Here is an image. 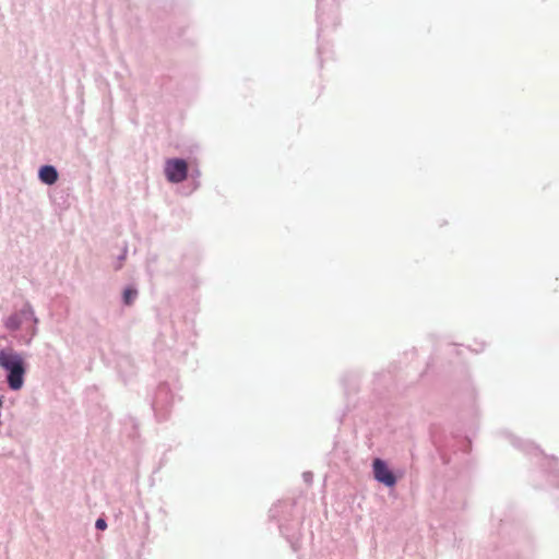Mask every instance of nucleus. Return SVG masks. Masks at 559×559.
Instances as JSON below:
<instances>
[{
    "instance_id": "nucleus-2",
    "label": "nucleus",
    "mask_w": 559,
    "mask_h": 559,
    "mask_svg": "<svg viewBox=\"0 0 559 559\" xmlns=\"http://www.w3.org/2000/svg\"><path fill=\"white\" fill-rule=\"evenodd\" d=\"M188 165L183 159H168L165 165V174L170 182H181L187 178Z\"/></svg>"
},
{
    "instance_id": "nucleus-1",
    "label": "nucleus",
    "mask_w": 559,
    "mask_h": 559,
    "mask_svg": "<svg viewBox=\"0 0 559 559\" xmlns=\"http://www.w3.org/2000/svg\"><path fill=\"white\" fill-rule=\"evenodd\" d=\"M0 367H2L9 372V388L14 391L20 390L24 384L25 374L23 358L12 350H1Z\"/></svg>"
},
{
    "instance_id": "nucleus-8",
    "label": "nucleus",
    "mask_w": 559,
    "mask_h": 559,
    "mask_svg": "<svg viewBox=\"0 0 559 559\" xmlns=\"http://www.w3.org/2000/svg\"><path fill=\"white\" fill-rule=\"evenodd\" d=\"M8 326H9V328H16V325L14 324V322L8 323Z\"/></svg>"
},
{
    "instance_id": "nucleus-4",
    "label": "nucleus",
    "mask_w": 559,
    "mask_h": 559,
    "mask_svg": "<svg viewBox=\"0 0 559 559\" xmlns=\"http://www.w3.org/2000/svg\"><path fill=\"white\" fill-rule=\"evenodd\" d=\"M39 179L47 185H53L58 179V173L52 166H43L39 169Z\"/></svg>"
},
{
    "instance_id": "nucleus-5",
    "label": "nucleus",
    "mask_w": 559,
    "mask_h": 559,
    "mask_svg": "<svg viewBox=\"0 0 559 559\" xmlns=\"http://www.w3.org/2000/svg\"><path fill=\"white\" fill-rule=\"evenodd\" d=\"M138 292L133 288H126L123 292V301L126 305L130 306L135 299Z\"/></svg>"
},
{
    "instance_id": "nucleus-6",
    "label": "nucleus",
    "mask_w": 559,
    "mask_h": 559,
    "mask_svg": "<svg viewBox=\"0 0 559 559\" xmlns=\"http://www.w3.org/2000/svg\"><path fill=\"white\" fill-rule=\"evenodd\" d=\"M96 528L105 530L107 527L106 521L104 519H98L95 523Z\"/></svg>"
},
{
    "instance_id": "nucleus-3",
    "label": "nucleus",
    "mask_w": 559,
    "mask_h": 559,
    "mask_svg": "<svg viewBox=\"0 0 559 559\" xmlns=\"http://www.w3.org/2000/svg\"><path fill=\"white\" fill-rule=\"evenodd\" d=\"M373 473L378 481L386 486H393L395 484V477L389 471L385 463L380 459H376L373 461Z\"/></svg>"
},
{
    "instance_id": "nucleus-7",
    "label": "nucleus",
    "mask_w": 559,
    "mask_h": 559,
    "mask_svg": "<svg viewBox=\"0 0 559 559\" xmlns=\"http://www.w3.org/2000/svg\"><path fill=\"white\" fill-rule=\"evenodd\" d=\"M8 326H9V328H16V325L14 324V322L8 323Z\"/></svg>"
}]
</instances>
